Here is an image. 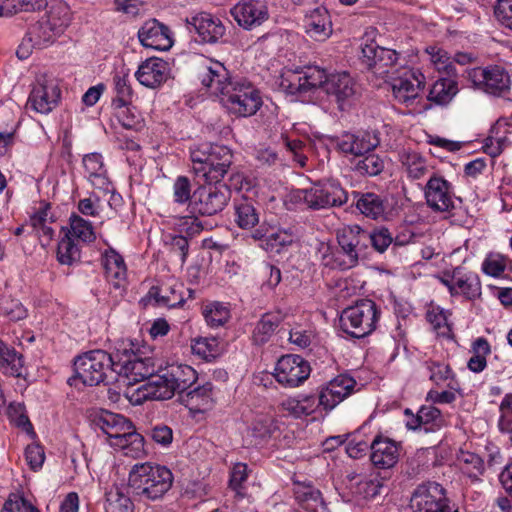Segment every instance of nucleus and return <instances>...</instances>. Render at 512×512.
Instances as JSON below:
<instances>
[{"label": "nucleus", "mask_w": 512, "mask_h": 512, "mask_svg": "<svg viewBox=\"0 0 512 512\" xmlns=\"http://www.w3.org/2000/svg\"><path fill=\"white\" fill-rule=\"evenodd\" d=\"M173 473L166 466L152 462L135 464L128 477V485L140 501H158L171 489Z\"/></svg>", "instance_id": "obj_1"}, {"label": "nucleus", "mask_w": 512, "mask_h": 512, "mask_svg": "<svg viewBox=\"0 0 512 512\" xmlns=\"http://www.w3.org/2000/svg\"><path fill=\"white\" fill-rule=\"evenodd\" d=\"M94 424L107 436L109 445L122 450L126 456L139 458L144 454L143 436L123 415L102 411L94 418Z\"/></svg>", "instance_id": "obj_2"}, {"label": "nucleus", "mask_w": 512, "mask_h": 512, "mask_svg": "<svg viewBox=\"0 0 512 512\" xmlns=\"http://www.w3.org/2000/svg\"><path fill=\"white\" fill-rule=\"evenodd\" d=\"M110 371L115 372V353L91 350L75 358V375L68 382L72 385L79 379L84 385L96 386L105 381L107 373Z\"/></svg>", "instance_id": "obj_3"}, {"label": "nucleus", "mask_w": 512, "mask_h": 512, "mask_svg": "<svg viewBox=\"0 0 512 512\" xmlns=\"http://www.w3.org/2000/svg\"><path fill=\"white\" fill-rule=\"evenodd\" d=\"M220 94L221 103L229 113L237 117H249L262 106L259 91L248 81L235 79Z\"/></svg>", "instance_id": "obj_4"}, {"label": "nucleus", "mask_w": 512, "mask_h": 512, "mask_svg": "<svg viewBox=\"0 0 512 512\" xmlns=\"http://www.w3.org/2000/svg\"><path fill=\"white\" fill-rule=\"evenodd\" d=\"M378 319L379 311L375 302L362 299L342 311L339 323L343 332L354 338H363L376 329Z\"/></svg>", "instance_id": "obj_5"}, {"label": "nucleus", "mask_w": 512, "mask_h": 512, "mask_svg": "<svg viewBox=\"0 0 512 512\" xmlns=\"http://www.w3.org/2000/svg\"><path fill=\"white\" fill-rule=\"evenodd\" d=\"M115 372L133 384L149 379L157 372V367L152 357L143 356L132 349L118 348L115 352Z\"/></svg>", "instance_id": "obj_6"}, {"label": "nucleus", "mask_w": 512, "mask_h": 512, "mask_svg": "<svg viewBox=\"0 0 512 512\" xmlns=\"http://www.w3.org/2000/svg\"><path fill=\"white\" fill-rule=\"evenodd\" d=\"M193 193L192 209L203 216L221 212L231 198V190L224 182H206Z\"/></svg>", "instance_id": "obj_7"}, {"label": "nucleus", "mask_w": 512, "mask_h": 512, "mask_svg": "<svg viewBox=\"0 0 512 512\" xmlns=\"http://www.w3.org/2000/svg\"><path fill=\"white\" fill-rule=\"evenodd\" d=\"M410 507L413 512H458L451 509L445 489L437 482L418 485L411 496Z\"/></svg>", "instance_id": "obj_8"}, {"label": "nucleus", "mask_w": 512, "mask_h": 512, "mask_svg": "<svg viewBox=\"0 0 512 512\" xmlns=\"http://www.w3.org/2000/svg\"><path fill=\"white\" fill-rule=\"evenodd\" d=\"M302 194L304 203L313 210L340 207L348 201V193L335 181L315 184Z\"/></svg>", "instance_id": "obj_9"}, {"label": "nucleus", "mask_w": 512, "mask_h": 512, "mask_svg": "<svg viewBox=\"0 0 512 512\" xmlns=\"http://www.w3.org/2000/svg\"><path fill=\"white\" fill-rule=\"evenodd\" d=\"M60 96L57 79L41 74L36 77L27 104L38 113L48 114L57 106Z\"/></svg>", "instance_id": "obj_10"}, {"label": "nucleus", "mask_w": 512, "mask_h": 512, "mask_svg": "<svg viewBox=\"0 0 512 512\" xmlns=\"http://www.w3.org/2000/svg\"><path fill=\"white\" fill-rule=\"evenodd\" d=\"M176 393L166 369L162 374H153L148 381L136 389L126 392V397L133 405H140L146 400H166Z\"/></svg>", "instance_id": "obj_11"}, {"label": "nucleus", "mask_w": 512, "mask_h": 512, "mask_svg": "<svg viewBox=\"0 0 512 512\" xmlns=\"http://www.w3.org/2000/svg\"><path fill=\"white\" fill-rule=\"evenodd\" d=\"M468 79L475 88L493 95H500L510 88L508 73L499 66L473 68L468 71Z\"/></svg>", "instance_id": "obj_12"}, {"label": "nucleus", "mask_w": 512, "mask_h": 512, "mask_svg": "<svg viewBox=\"0 0 512 512\" xmlns=\"http://www.w3.org/2000/svg\"><path fill=\"white\" fill-rule=\"evenodd\" d=\"M310 365L299 355L282 356L275 367L274 376L285 387H297L310 375Z\"/></svg>", "instance_id": "obj_13"}, {"label": "nucleus", "mask_w": 512, "mask_h": 512, "mask_svg": "<svg viewBox=\"0 0 512 512\" xmlns=\"http://www.w3.org/2000/svg\"><path fill=\"white\" fill-rule=\"evenodd\" d=\"M324 91L333 98L341 111L350 108L359 95L355 80L347 72L330 74Z\"/></svg>", "instance_id": "obj_14"}, {"label": "nucleus", "mask_w": 512, "mask_h": 512, "mask_svg": "<svg viewBox=\"0 0 512 512\" xmlns=\"http://www.w3.org/2000/svg\"><path fill=\"white\" fill-rule=\"evenodd\" d=\"M423 80L424 76L419 71L404 69L399 76L391 80L394 98L407 107L413 106L424 88Z\"/></svg>", "instance_id": "obj_15"}, {"label": "nucleus", "mask_w": 512, "mask_h": 512, "mask_svg": "<svg viewBox=\"0 0 512 512\" xmlns=\"http://www.w3.org/2000/svg\"><path fill=\"white\" fill-rule=\"evenodd\" d=\"M356 386L354 378L347 374H341L320 387L319 406L324 410L331 411L339 403L353 394Z\"/></svg>", "instance_id": "obj_16"}, {"label": "nucleus", "mask_w": 512, "mask_h": 512, "mask_svg": "<svg viewBox=\"0 0 512 512\" xmlns=\"http://www.w3.org/2000/svg\"><path fill=\"white\" fill-rule=\"evenodd\" d=\"M59 36L51 29L50 26L44 23L43 19H39L33 24L22 42L18 46L16 55L19 59H27L33 49H42L51 45Z\"/></svg>", "instance_id": "obj_17"}, {"label": "nucleus", "mask_w": 512, "mask_h": 512, "mask_svg": "<svg viewBox=\"0 0 512 512\" xmlns=\"http://www.w3.org/2000/svg\"><path fill=\"white\" fill-rule=\"evenodd\" d=\"M427 205L435 212H450L454 209V193L451 184L440 176H431L425 186Z\"/></svg>", "instance_id": "obj_18"}, {"label": "nucleus", "mask_w": 512, "mask_h": 512, "mask_svg": "<svg viewBox=\"0 0 512 512\" xmlns=\"http://www.w3.org/2000/svg\"><path fill=\"white\" fill-rule=\"evenodd\" d=\"M363 62L374 74L385 77L391 73L396 64V51L377 45L375 42L366 43L362 47Z\"/></svg>", "instance_id": "obj_19"}, {"label": "nucleus", "mask_w": 512, "mask_h": 512, "mask_svg": "<svg viewBox=\"0 0 512 512\" xmlns=\"http://www.w3.org/2000/svg\"><path fill=\"white\" fill-rule=\"evenodd\" d=\"M230 13L237 24L246 30L262 25L269 17L266 4L260 0H243Z\"/></svg>", "instance_id": "obj_20"}, {"label": "nucleus", "mask_w": 512, "mask_h": 512, "mask_svg": "<svg viewBox=\"0 0 512 512\" xmlns=\"http://www.w3.org/2000/svg\"><path fill=\"white\" fill-rule=\"evenodd\" d=\"M232 158V152L228 147L217 144L211 145L201 179L205 182H222L230 169Z\"/></svg>", "instance_id": "obj_21"}, {"label": "nucleus", "mask_w": 512, "mask_h": 512, "mask_svg": "<svg viewBox=\"0 0 512 512\" xmlns=\"http://www.w3.org/2000/svg\"><path fill=\"white\" fill-rule=\"evenodd\" d=\"M137 36L140 43L147 48L167 51L173 45L169 27L155 18L145 21L138 30Z\"/></svg>", "instance_id": "obj_22"}, {"label": "nucleus", "mask_w": 512, "mask_h": 512, "mask_svg": "<svg viewBox=\"0 0 512 512\" xmlns=\"http://www.w3.org/2000/svg\"><path fill=\"white\" fill-rule=\"evenodd\" d=\"M198 78L211 93L219 95L233 80L226 67L219 61L204 59L198 66Z\"/></svg>", "instance_id": "obj_23"}, {"label": "nucleus", "mask_w": 512, "mask_h": 512, "mask_svg": "<svg viewBox=\"0 0 512 512\" xmlns=\"http://www.w3.org/2000/svg\"><path fill=\"white\" fill-rule=\"evenodd\" d=\"M168 63L161 58L151 57L138 67L135 77L138 82L148 88H156L168 78Z\"/></svg>", "instance_id": "obj_24"}, {"label": "nucleus", "mask_w": 512, "mask_h": 512, "mask_svg": "<svg viewBox=\"0 0 512 512\" xmlns=\"http://www.w3.org/2000/svg\"><path fill=\"white\" fill-rule=\"evenodd\" d=\"M371 461L380 469H390L399 460V446L393 440L377 436L370 444Z\"/></svg>", "instance_id": "obj_25"}, {"label": "nucleus", "mask_w": 512, "mask_h": 512, "mask_svg": "<svg viewBox=\"0 0 512 512\" xmlns=\"http://www.w3.org/2000/svg\"><path fill=\"white\" fill-rule=\"evenodd\" d=\"M305 33L316 41H325L332 34V22L324 7H317L306 14L303 20Z\"/></svg>", "instance_id": "obj_26"}, {"label": "nucleus", "mask_w": 512, "mask_h": 512, "mask_svg": "<svg viewBox=\"0 0 512 512\" xmlns=\"http://www.w3.org/2000/svg\"><path fill=\"white\" fill-rule=\"evenodd\" d=\"M294 233L290 230H279L277 232L268 226L266 223L261 224L252 233V238L261 240L262 247L266 251L279 253L285 246L292 244L294 240Z\"/></svg>", "instance_id": "obj_27"}, {"label": "nucleus", "mask_w": 512, "mask_h": 512, "mask_svg": "<svg viewBox=\"0 0 512 512\" xmlns=\"http://www.w3.org/2000/svg\"><path fill=\"white\" fill-rule=\"evenodd\" d=\"M377 145L378 141L372 139L368 133H344L337 139V147L341 152L356 157L364 156L376 148Z\"/></svg>", "instance_id": "obj_28"}, {"label": "nucleus", "mask_w": 512, "mask_h": 512, "mask_svg": "<svg viewBox=\"0 0 512 512\" xmlns=\"http://www.w3.org/2000/svg\"><path fill=\"white\" fill-rule=\"evenodd\" d=\"M41 19L60 36L70 25L72 13L69 5L63 0H52L50 4H47V10Z\"/></svg>", "instance_id": "obj_29"}, {"label": "nucleus", "mask_w": 512, "mask_h": 512, "mask_svg": "<svg viewBox=\"0 0 512 512\" xmlns=\"http://www.w3.org/2000/svg\"><path fill=\"white\" fill-rule=\"evenodd\" d=\"M191 24L204 42L215 43L225 34V26L209 13H199L192 17Z\"/></svg>", "instance_id": "obj_30"}, {"label": "nucleus", "mask_w": 512, "mask_h": 512, "mask_svg": "<svg viewBox=\"0 0 512 512\" xmlns=\"http://www.w3.org/2000/svg\"><path fill=\"white\" fill-rule=\"evenodd\" d=\"M338 244H344L348 250H354L357 255L365 257L368 250V231L359 225H348L343 227L337 234Z\"/></svg>", "instance_id": "obj_31"}, {"label": "nucleus", "mask_w": 512, "mask_h": 512, "mask_svg": "<svg viewBox=\"0 0 512 512\" xmlns=\"http://www.w3.org/2000/svg\"><path fill=\"white\" fill-rule=\"evenodd\" d=\"M181 402L191 411L204 413L213 406V385L209 382L186 391L180 396Z\"/></svg>", "instance_id": "obj_32"}, {"label": "nucleus", "mask_w": 512, "mask_h": 512, "mask_svg": "<svg viewBox=\"0 0 512 512\" xmlns=\"http://www.w3.org/2000/svg\"><path fill=\"white\" fill-rule=\"evenodd\" d=\"M359 259L360 257L354 250H348L347 247H344V244H339V249L335 251L327 247L322 256V263L331 269L348 270L355 267Z\"/></svg>", "instance_id": "obj_33"}, {"label": "nucleus", "mask_w": 512, "mask_h": 512, "mask_svg": "<svg viewBox=\"0 0 512 512\" xmlns=\"http://www.w3.org/2000/svg\"><path fill=\"white\" fill-rule=\"evenodd\" d=\"M356 207L366 217L378 220L385 217L388 202L379 194L367 192L359 196L356 202Z\"/></svg>", "instance_id": "obj_34"}, {"label": "nucleus", "mask_w": 512, "mask_h": 512, "mask_svg": "<svg viewBox=\"0 0 512 512\" xmlns=\"http://www.w3.org/2000/svg\"><path fill=\"white\" fill-rule=\"evenodd\" d=\"M176 393L184 394L197 380V372L189 365H171L166 368Z\"/></svg>", "instance_id": "obj_35"}, {"label": "nucleus", "mask_w": 512, "mask_h": 512, "mask_svg": "<svg viewBox=\"0 0 512 512\" xmlns=\"http://www.w3.org/2000/svg\"><path fill=\"white\" fill-rule=\"evenodd\" d=\"M83 165L91 184L99 189L108 185L107 171L102 156L98 153L87 154L83 158Z\"/></svg>", "instance_id": "obj_36"}, {"label": "nucleus", "mask_w": 512, "mask_h": 512, "mask_svg": "<svg viewBox=\"0 0 512 512\" xmlns=\"http://www.w3.org/2000/svg\"><path fill=\"white\" fill-rule=\"evenodd\" d=\"M259 210L254 203L243 198L234 203V221L241 229H251L259 223Z\"/></svg>", "instance_id": "obj_37"}, {"label": "nucleus", "mask_w": 512, "mask_h": 512, "mask_svg": "<svg viewBox=\"0 0 512 512\" xmlns=\"http://www.w3.org/2000/svg\"><path fill=\"white\" fill-rule=\"evenodd\" d=\"M283 317L280 313H266L257 322L253 333L252 341L256 345H263L270 340L275 330L282 322Z\"/></svg>", "instance_id": "obj_38"}, {"label": "nucleus", "mask_w": 512, "mask_h": 512, "mask_svg": "<svg viewBox=\"0 0 512 512\" xmlns=\"http://www.w3.org/2000/svg\"><path fill=\"white\" fill-rule=\"evenodd\" d=\"M355 480L353 487V494L360 499L371 500L380 495L383 489V477L378 474H371L366 477H352L351 481Z\"/></svg>", "instance_id": "obj_39"}, {"label": "nucleus", "mask_w": 512, "mask_h": 512, "mask_svg": "<svg viewBox=\"0 0 512 512\" xmlns=\"http://www.w3.org/2000/svg\"><path fill=\"white\" fill-rule=\"evenodd\" d=\"M458 86L453 76L438 79L430 89L428 99L438 105L449 103L457 94Z\"/></svg>", "instance_id": "obj_40"}, {"label": "nucleus", "mask_w": 512, "mask_h": 512, "mask_svg": "<svg viewBox=\"0 0 512 512\" xmlns=\"http://www.w3.org/2000/svg\"><path fill=\"white\" fill-rule=\"evenodd\" d=\"M453 278L455 279L456 290L458 294L472 300L480 296L481 283L474 273H463L460 268L453 270Z\"/></svg>", "instance_id": "obj_41"}, {"label": "nucleus", "mask_w": 512, "mask_h": 512, "mask_svg": "<svg viewBox=\"0 0 512 512\" xmlns=\"http://www.w3.org/2000/svg\"><path fill=\"white\" fill-rule=\"evenodd\" d=\"M102 264L105 270L106 277L109 280H116V286L119 282L126 278V265L122 256L113 249H108L102 256Z\"/></svg>", "instance_id": "obj_42"}, {"label": "nucleus", "mask_w": 512, "mask_h": 512, "mask_svg": "<svg viewBox=\"0 0 512 512\" xmlns=\"http://www.w3.org/2000/svg\"><path fill=\"white\" fill-rule=\"evenodd\" d=\"M399 156L400 162L405 168L409 178L416 180L426 175L428 170L426 160L418 152L403 150Z\"/></svg>", "instance_id": "obj_43"}, {"label": "nucleus", "mask_w": 512, "mask_h": 512, "mask_svg": "<svg viewBox=\"0 0 512 512\" xmlns=\"http://www.w3.org/2000/svg\"><path fill=\"white\" fill-rule=\"evenodd\" d=\"M104 509L106 512H133L134 505L120 487L112 486L105 492Z\"/></svg>", "instance_id": "obj_44"}, {"label": "nucleus", "mask_w": 512, "mask_h": 512, "mask_svg": "<svg viewBox=\"0 0 512 512\" xmlns=\"http://www.w3.org/2000/svg\"><path fill=\"white\" fill-rule=\"evenodd\" d=\"M295 499L306 510L316 512L323 505L321 492L311 485L297 484L294 488Z\"/></svg>", "instance_id": "obj_45"}, {"label": "nucleus", "mask_w": 512, "mask_h": 512, "mask_svg": "<svg viewBox=\"0 0 512 512\" xmlns=\"http://www.w3.org/2000/svg\"><path fill=\"white\" fill-rule=\"evenodd\" d=\"M182 288V285H174L166 288L152 287L148 295L150 298H153L157 304L174 308L183 304L185 301L184 297L179 292V289Z\"/></svg>", "instance_id": "obj_46"}, {"label": "nucleus", "mask_w": 512, "mask_h": 512, "mask_svg": "<svg viewBox=\"0 0 512 512\" xmlns=\"http://www.w3.org/2000/svg\"><path fill=\"white\" fill-rule=\"evenodd\" d=\"M202 315L211 328L224 326L231 317L228 306L217 301L207 303L202 309Z\"/></svg>", "instance_id": "obj_47"}, {"label": "nucleus", "mask_w": 512, "mask_h": 512, "mask_svg": "<svg viewBox=\"0 0 512 512\" xmlns=\"http://www.w3.org/2000/svg\"><path fill=\"white\" fill-rule=\"evenodd\" d=\"M70 229L68 233L72 238H76L84 243H91L96 239L92 224L77 214H72L69 218Z\"/></svg>", "instance_id": "obj_48"}, {"label": "nucleus", "mask_w": 512, "mask_h": 512, "mask_svg": "<svg viewBox=\"0 0 512 512\" xmlns=\"http://www.w3.org/2000/svg\"><path fill=\"white\" fill-rule=\"evenodd\" d=\"M191 349L194 355L210 361L221 354L220 342L215 337H200L193 340Z\"/></svg>", "instance_id": "obj_49"}, {"label": "nucleus", "mask_w": 512, "mask_h": 512, "mask_svg": "<svg viewBox=\"0 0 512 512\" xmlns=\"http://www.w3.org/2000/svg\"><path fill=\"white\" fill-rule=\"evenodd\" d=\"M425 51L429 55V60L439 72H443L447 76L456 75L454 61L451 60L445 50L437 46H429Z\"/></svg>", "instance_id": "obj_50"}, {"label": "nucleus", "mask_w": 512, "mask_h": 512, "mask_svg": "<svg viewBox=\"0 0 512 512\" xmlns=\"http://www.w3.org/2000/svg\"><path fill=\"white\" fill-rule=\"evenodd\" d=\"M24 363V356L16 350H11L0 360V372L5 376L20 378L23 376Z\"/></svg>", "instance_id": "obj_51"}, {"label": "nucleus", "mask_w": 512, "mask_h": 512, "mask_svg": "<svg viewBox=\"0 0 512 512\" xmlns=\"http://www.w3.org/2000/svg\"><path fill=\"white\" fill-rule=\"evenodd\" d=\"M57 258L61 264L71 265L80 259V249L69 234L58 243Z\"/></svg>", "instance_id": "obj_52"}, {"label": "nucleus", "mask_w": 512, "mask_h": 512, "mask_svg": "<svg viewBox=\"0 0 512 512\" xmlns=\"http://www.w3.org/2000/svg\"><path fill=\"white\" fill-rule=\"evenodd\" d=\"M355 164V171L361 175L376 176L385 166L384 160L377 154L367 153Z\"/></svg>", "instance_id": "obj_53"}, {"label": "nucleus", "mask_w": 512, "mask_h": 512, "mask_svg": "<svg viewBox=\"0 0 512 512\" xmlns=\"http://www.w3.org/2000/svg\"><path fill=\"white\" fill-rule=\"evenodd\" d=\"M281 89L291 95L305 93L306 89L299 72L288 70L282 74L279 83Z\"/></svg>", "instance_id": "obj_54"}, {"label": "nucleus", "mask_w": 512, "mask_h": 512, "mask_svg": "<svg viewBox=\"0 0 512 512\" xmlns=\"http://www.w3.org/2000/svg\"><path fill=\"white\" fill-rule=\"evenodd\" d=\"M328 78L329 75H327L326 71L319 67H308L303 75H301L306 92L317 87L324 88Z\"/></svg>", "instance_id": "obj_55"}, {"label": "nucleus", "mask_w": 512, "mask_h": 512, "mask_svg": "<svg viewBox=\"0 0 512 512\" xmlns=\"http://www.w3.org/2000/svg\"><path fill=\"white\" fill-rule=\"evenodd\" d=\"M0 315L9 318L11 321H19L26 317L27 311L18 300L1 298Z\"/></svg>", "instance_id": "obj_56"}, {"label": "nucleus", "mask_w": 512, "mask_h": 512, "mask_svg": "<svg viewBox=\"0 0 512 512\" xmlns=\"http://www.w3.org/2000/svg\"><path fill=\"white\" fill-rule=\"evenodd\" d=\"M393 237L385 227L368 232V246L371 245L377 252L383 253L392 244Z\"/></svg>", "instance_id": "obj_57"}, {"label": "nucleus", "mask_w": 512, "mask_h": 512, "mask_svg": "<svg viewBox=\"0 0 512 512\" xmlns=\"http://www.w3.org/2000/svg\"><path fill=\"white\" fill-rule=\"evenodd\" d=\"M173 199L178 204L190 201L192 206L193 194H191L190 180L186 176H179L173 184Z\"/></svg>", "instance_id": "obj_58"}, {"label": "nucleus", "mask_w": 512, "mask_h": 512, "mask_svg": "<svg viewBox=\"0 0 512 512\" xmlns=\"http://www.w3.org/2000/svg\"><path fill=\"white\" fill-rule=\"evenodd\" d=\"M419 418L423 425L431 424V430L442 427L445 422L441 411L434 406H422L419 409Z\"/></svg>", "instance_id": "obj_59"}, {"label": "nucleus", "mask_w": 512, "mask_h": 512, "mask_svg": "<svg viewBox=\"0 0 512 512\" xmlns=\"http://www.w3.org/2000/svg\"><path fill=\"white\" fill-rule=\"evenodd\" d=\"M425 367L429 372L430 380L437 385L448 380L452 375L450 367L444 363L427 361Z\"/></svg>", "instance_id": "obj_60"}, {"label": "nucleus", "mask_w": 512, "mask_h": 512, "mask_svg": "<svg viewBox=\"0 0 512 512\" xmlns=\"http://www.w3.org/2000/svg\"><path fill=\"white\" fill-rule=\"evenodd\" d=\"M494 14L503 26L512 30V0H498Z\"/></svg>", "instance_id": "obj_61"}, {"label": "nucleus", "mask_w": 512, "mask_h": 512, "mask_svg": "<svg viewBox=\"0 0 512 512\" xmlns=\"http://www.w3.org/2000/svg\"><path fill=\"white\" fill-rule=\"evenodd\" d=\"M505 268V262L499 255H489L482 263L483 272L492 277H499Z\"/></svg>", "instance_id": "obj_62"}, {"label": "nucleus", "mask_w": 512, "mask_h": 512, "mask_svg": "<svg viewBox=\"0 0 512 512\" xmlns=\"http://www.w3.org/2000/svg\"><path fill=\"white\" fill-rule=\"evenodd\" d=\"M26 460L32 470H37L42 467L45 455L41 446L28 445L25 450Z\"/></svg>", "instance_id": "obj_63"}, {"label": "nucleus", "mask_w": 512, "mask_h": 512, "mask_svg": "<svg viewBox=\"0 0 512 512\" xmlns=\"http://www.w3.org/2000/svg\"><path fill=\"white\" fill-rule=\"evenodd\" d=\"M30 502L24 497L11 494L3 505L1 512H28Z\"/></svg>", "instance_id": "obj_64"}]
</instances>
